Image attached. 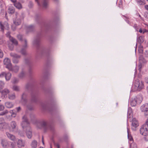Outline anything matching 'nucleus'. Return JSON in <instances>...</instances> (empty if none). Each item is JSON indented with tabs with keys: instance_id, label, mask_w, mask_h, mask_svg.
<instances>
[{
	"instance_id": "1",
	"label": "nucleus",
	"mask_w": 148,
	"mask_h": 148,
	"mask_svg": "<svg viewBox=\"0 0 148 148\" xmlns=\"http://www.w3.org/2000/svg\"><path fill=\"white\" fill-rule=\"evenodd\" d=\"M30 100L29 101L27 100V93L24 92L21 96V102L22 103L24 106H27V108L29 110L33 109L32 107L28 105L29 102L32 103L36 102L37 101V94L36 92H32L31 94Z\"/></svg>"
},
{
	"instance_id": "2",
	"label": "nucleus",
	"mask_w": 148,
	"mask_h": 148,
	"mask_svg": "<svg viewBox=\"0 0 148 148\" xmlns=\"http://www.w3.org/2000/svg\"><path fill=\"white\" fill-rule=\"evenodd\" d=\"M17 38L20 41H21L23 44L21 52L22 54L25 55L26 54V50L28 47L27 40L25 39H23V36L20 34L18 35Z\"/></svg>"
},
{
	"instance_id": "3",
	"label": "nucleus",
	"mask_w": 148,
	"mask_h": 148,
	"mask_svg": "<svg viewBox=\"0 0 148 148\" xmlns=\"http://www.w3.org/2000/svg\"><path fill=\"white\" fill-rule=\"evenodd\" d=\"M134 91H140L144 88V85L142 82L140 81L138 79H136L134 81L133 86Z\"/></svg>"
},
{
	"instance_id": "4",
	"label": "nucleus",
	"mask_w": 148,
	"mask_h": 148,
	"mask_svg": "<svg viewBox=\"0 0 148 148\" xmlns=\"http://www.w3.org/2000/svg\"><path fill=\"white\" fill-rule=\"evenodd\" d=\"M16 16V18L13 19V23L16 25H18L21 24V19L24 18V14H18L15 13Z\"/></svg>"
},
{
	"instance_id": "5",
	"label": "nucleus",
	"mask_w": 148,
	"mask_h": 148,
	"mask_svg": "<svg viewBox=\"0 0 148 148\" xmlns=\"http://www.w3.org/2000/svg\"><path fill=\"white\" fill-rule=\"evenodd\" d=\"M140 133L143 136L147 135L148 132V119L145 123L143 125L140 129Z\"/></svg>"
},
{
	"instance_id": "6",
	"label": "nucleus",
	"mask_w": 148,
	"mask_h": 148,
	"mask_svg": "<svg viewBox=\"0 0 148 148\" xmlns=\"http://www.w3.org/2000/svg\"><path fill=\"white\" fill-rule=\"evenodd\" d=\"M23 121L21 123L22 127L23 129L25 128L28 129V127H30L29 123L28 121L26 115H24L22 118Z\"/></svg>"
},
{
	"instance_id": "7",
	"label": "nucleus",
	"mask_w": 148,
	"mask_h": 148,
	"mask_svg": "<svg viewBox=\"0 0 148 148\" xmlns=\"http://www.w3.org/2000/svg\"><path fill=\"white\" fill-rule=\"evenodd\" d=\"M5 67L9 71L15 73L17 72L19 69L18 66L17 65H6Z\"/></svg>"
},
{
	"instance_id": "8",
	"label": "nucleus",
	"mask_w": 148,
	"mask_h": 148,
	"mask_svg": "<svg viewBox=\"0 0 148 148\" xmlns=\"http://www.w3.org/2000/svg\"><path fill=\"white\" fill-rule=\"evenodd\" d=\"M0 27L1 31L3 32L5 29L8 30L9 29V25L6 22H0Z\"/></svg>"
},
{
	"instance_id": "9",
	"label": "nucleus",
	"mask_w": 148,
	"mask_h": 148,
	"mask_svg": "<svg viewBox=\"0 0 148 148\" xmlns=\"http://www.w3.org/2000/svg\"><path fill=\"white\" fill-rule=\"evenodd\" d=\"M140 110L142 112H145V115L146 116H148V104L145 103L142 106L140 107Z\"/></svg>"
},
{
	"instance_id": "10",
	"label": "nucleus",
	"mask_w": 148,
	"mask_h": 148,
	"mask_svg": "<svg viewBox=\"0 0 148 148\" xmlns=\"http://www.w3.org/2000/svg\"><path fill=\"white\" fill-rule=\"evenodd\" d=\"M10 32H8L6 33V36L8 37L10 40L14 44L16 45H17L18 44V42L13 37H11L10 35Z\"/></svg>"
},
{
	"instance_id": "11",
	"label": "nucleus",
	"mask_w": 148,
	"mask_h": 148,
	"mask_svg": "<svg viewBox=\"0 0 148 148\" xmlns=\"http://www.w3.org/2000/svg\"><path fill=\"white\" fill-rule=\"evenodd\" d=\"M16 144L18 147L21 148L25 146V143L22 140L18 139L16 142Z\"/></svg>"
},
{
	"instance_id": "12",
	"label": "nucleus",
	"mask_w": 148,
	"mask_h": 148,
	"mask_svg": "<svg viewBox=\"0 0 148 148\" xmlns=\"http://www.w3.org/2000/svg\"><path fill=\"white\" fill-rule=\"evenodd\" d=\"M39 124L40 125V127H38L40 128L41 127L46 128L47 127L48 125L47 122L45 120L40 121L39 123Z\"/></svg>"
},
{
	"instance_id": "13",
	"label": "nucleus",
	"mask_w": 148,
	"mask_h": 148,
	"mask_svg": "<svg viewBox=\"0 0 148 148\" xmlns=\"http://www.w3.org/2000/svg\"><path fill=\"white\" fill-rule=\"evenodd\" d=\"M10 56H11L13 57L14 58L13 59V62L14 64H17L18 62V60L16 58H20V56H19L17 54L13 53H10Z\"/></svg>"
},
{
	"instance_id": "14",
	"label": "nucleus",
	"mask_w": 148,
	"mask_h": 148,
	"mask_svg": "<svg viewBox=\"0 0 148 148\" xmlns=\"http://www.w3.org/2000/svg\"><path fill=\"white\" fill-rule=\"evenodd\" d=\"M26 134L28 138H31L32 136V132L30 127H28V129H26Z\"/></svg>"
},
{
	"instance_id": "15",
	"label": "nucleus",
	"mask_w": 148,
	"mask_h": 148,
	"mask_svg": "<svg viewBox=\"0 0 148 148\" xmlns=\"http://www.w3.org/2000/svg\"><path fill=\"white\" fill-rule=\"evenodd\" d=\"M8 124L5 122H0V130H2L8 128Z\"/></svg>"
},
{
	"instance_id": "16",
	"label": "nucleus",
	"mask_w": 148,
	"mask_h": 148,
	"mask_svg": "<svg viewBox=\"0 0 148 148\" xmlns=\"http://www.w3.org/2000/svg\"><path fill=\"white\" fill-rule=\"evenodd\" d=\"M1 144L2 146L4 148H8L9 146V142H8L6 140H2Z\"/></svg>"
},
{
	"instance_id": "17",
	"label": "nucleus",
	"mask_w": 148,
	"mask_h": 148,
	"mask_svg": "<svg viewBox=\"0 0 148 148\" xmlns=\"http://www.w3.org/2000/svg\"><path fill=\"white\" fill-rule=\"evenodd\" d=\"M2 96L3 97H6L7 95L9 92V90L7 88H5L1 91Z\"/></svg>"
},
{
	"instance_id": "18",
	"label": "nucleus",
	"mask_w": 148,
	"mask_h": 148,
	"mask_svg": "<svg viewBox=\"0 0 148 148\" xmlns=\"http://www.w3.org/2000/svg\"><path fill=\"white\" fill-rule=\"evenodd\" d=\"M6 134L7 137L11 140L14 141L15 140L16 137L14 136L8 132H6Z\"/></svg>"
},
{
	"instance_id": "19",
	"label": "nucleus",
	"mask_w": 148,
	"mask_h": 148,
	"mask_svg": "<svg viewBox=\"0 0 148 148\" xmlns=\"http://www.w3.org/2000/svg\"><path fill=\"white\" fill-rule=\"evenodd\" d=\"M132 125L133 127L135 128L136 127L139 125L138 121L135 118H133L132 120Z\"/></svg>"
},
{
	"instance_id": "20",
	"label": "nucleus",
	"mask_w": 148,
	"mask_h": 148,
	"mask_svg": "<svg viewBox=\"0 0 148 148\" xmlns=\"http://www.w3.org/2000/svg\"><path fill=\"white\" fill-rule=\"evenodd\" d=\"M134 98L137 101L138 104H139L141 103L143 99L142 95H138Z\"/></svg>"
},
{
	"instance_id": "21",
	"label": "nucleus",
	"mask_w": 148,
	"mask_h": 148,
	"mask_svg": "<svg viewBox=\"0 0 148 148\" xmlns=\"http://www.w3.org/2000/svg\"><path fill=\"white\" fill-rule=\"evenodd\" d=\"M38 144L36 140H34L32 141L30 145L32 148H36Z\"/></svg>"
},
{
	"instance_id": "22",
	"label": "nucleus",
	"mask_w": 148,
	"mask_h": 148,
	"mask_svg": "<svg viewBox=\"0 0 148 148\" xmlns=\"http://www.w3.org/2000/svg\"><path fill=\"white\" fill-rule=\"evenodd\" d=\"M10 125V128L13 130L16 129L17 125L15 121H12L11 122Z\"/></svg>"
},
{
	"instance_id": "23",
	"label": "nucleus",
	"mask_w": 148,
	"mask_h": 148,
	"mask_svg": "<svg viewBox=\"0 0 148 148\" xmlns=\"http://www.w3.org/2000/svg\"><path fill=\"white\" fill-rule=\"evenodd\" d=\"M137 42L140 44L142 43L144 40V36H140L137 38Z\"/></svg>"
},
{
	"instance_id": "24",
	"label": "nucleus",
	"mask_w": 148,
	"mask_h": 148,
	"mask_svg": "<svg viewBox=\"0 0 148 148\" xmlns=\"http://www.w3.org/2000/svg\"><path fill=\"white\" fill-rule=\"evenodd\" d=\"M5 107L8 108H11L13 107V103L11 102H7L5 103Z\"/></svg>"
},
{
	"instance_id": "25",
	"label": "nucleus",
	"mask_w": 148,
	"mask_h": 148,
	"mask_svg": "<svg viewBox=\"0 0 148 148\" xmlns=\"http://www.w3.org/2000/svg\"><path fill=\"white\" fill-rule=\"evenodd\" d=\"M130 104L132 106H135L137 104H138L137 101L135 98L132 99L131 101Z\"/></svg>"
},
{
	"instance_id": "26",
	"label": "nucleus",
	"mask_w": 148,
	"mask_h": 148,
	"mask_svg": "<svg viewBox=\"0 0 148 148\" xmlns=\"http://www.w3.org/2000/svg\"><path fill=\"white\" fill-rule=\"evenodd\" d=\"M4 65H11L10 60L8 58H5L3 60Z\"/></svg>"
},
{
	"instance_id": "27",
	"label": "nucleus",
	"mask_w": 148,
	"mask_h": 148,
	"mask_svg": "<svg viewBox=\"0 0 148 148\" xmlns=\"http://www.w3.org/2000/svg\"><path fill=\"white\" fill-rule=\"evenodd\" d=\"M139 61L141 64H145L146 62V60L142 56H140L139 58Z\"/></svg>"
},
{
	"instance_id": "28",
	"label": "nucleus",
	"mask_w": 148,
	"mask_h": 148,
	"mask_svg": "<svg viewBox=\"0 0 148 148\" xmlns=\"http://www.w3.org/2000/svg\"><path fill=\"white\" fill-rule=\"evenodd\" d=\"M40 42V39L38 37L35 39L33 41V44L34 45L36 46H38Z\"/></svg>"
},
{
	"instance_id": "29",
	"label": "nucleus",
	"mask_w": 148,
	"mask_h": 148,
	"mask_svg": "<svg viewBox=\"0 0 148 148\" xmlns=\"http://www.w3.org/2000/svg\"><path fill=\"white\" fill-rule=\"evenodd\" d=\"M10 113L11 114V116L12 117H14L16 116V114L15 110H10Z\"/></svg>"
},
{
	"instance_id": "30",
	"label": "nucleus",
	"mask_w": 148,
	"mask_h": 148,
	"mask_svg": "<svg viewBox=\"0 0 148 148\" xmlns=\"http://www.w3.org/2000/svg\"><path fill=\"white\" fill-rule=\"evenodd\" d=\"M48 5V0H43L42 5L43 7L46 8Z\"/></svg>"
},
{
	"instance_id": "31",
	"label": "nucleus",
	"mask_w": 148,
	"mask_h": 148,
	"mask_svg": "<svg viewBox=\"0 0 148 148\" xmlns=\"http://www.w3.org/2000/svg\"><path fill=\"white\" fill-rule=\"evenodd\" d=\"M14 5L17 8L20 9L22 8V6L21 4L19 2H16L14 4Z\"/></svg>"
},
{
	"instance_id": "32",
	"label": "nucleus",
	"mask_w": 148,
	"mask_h": 148,
	"mask_svg": "<svg viewBox=\"0 0 148 148\" xmlns=\"http://www.w3.org/2000/svg\"><path fill=\"white\" fill-rule=\"evenodd\" d=\"M11 76V74L10 73H6L5 75V78L6 80H9L10 79Z\"/></svg>"
},
{
	"instance_id": "33",
	"label": "nucleus",
	"mask_w": 148,
	"mask_h": 148,
	"mask_svg": "<svg viewBox=\"0 0 148 148\" xmlns=\"http://www.w3.org/2000/svg\"><path fill=\"white\" fill-rule=\"evenodd\" d=\"M138 4L139 5H143L145 4V0H139L137 1Z\"/></svg>"
},
{
	"instance_id": "34",
	"label": "nucleus",
	"mask_w": 148,
	"mask_h": 148,
	"mask_svg": "<svg viewBox=\"0 0 148 148\" xmlns=\"http://www.w3.org/2000/svg\"><path fill=\"white\" fill-rule=\"evenodd\" d=\"M11 147L12 148H15L16 146V143L15 142H9V146Z\"/></svg>"
},
{
	"instance_id": "35",
	"label": "nucleus",
	"mask_w": 148,
	"mask_h": 148,
	"mask_svg": "<svg viewBox=\"0 0 148 148\" xmlns=\"http://www.w3.org/2000/svg\"><path fill=\"white\" fill-rule=\"evenodd\" d=\"M8 12L9 14L13 13L14 12V8L12 7H10L8 9Z\"/></svg>"
},
{
	"instance_id": "36",
	"label": "nucleus",
	"mask_w": 148,
	"mask_h": 148,
	"mask_svg": "<svg viewBox=\"0 0 148 148\" xmlns=\"http://www.w3.org/2000/svg\"><path fill=\"white\" fill-rule=\"evenodd\" d=\"M130 148H137V145L136 143L132 142L131 143H130Z\"/></svg>"
},
{
	"instance_id": "37",
	"label": "nucleus",
	"mask_w": 148,
	"mask_h": 148,
	"mask_svg": "<svg viewBox=\"0 0 148 148\" xmlns=\"http://www.w3.org/2000/svg\"><path fill=\"white\" fill-rule=\"evenodd\" d=\"M127 132L128 133V139L130 141L133 142V140L132 136L130 135L129 134V129L128 128H127Z\"/></svg>"
},
{
	"instance_id": "38",
	"label": "nucleus",
	"mask_w": 148,
	"mask_h": 148,
	"mask_svg": "<svg viewBox=\"0 0 148 148\" xmlns=\"http://www.w3.org/2000/svg\"><path fill=\"white\" fill-rule=\"evenodd\" d=\"M13 89L15 91H18L19 90V88L18 86L14 85L13 87Z\"/></svg>"
},
{
	"instance_id": "39",
	"label": "nucleus",
	"mask_w": 148,
	"mask_h": 148,
	"mask_svg": "<svg viewBox=\"0 0 148 148\" xmlns=\"http://www.w3.org/2000/svg\"><path fill=\"white\" fill-rule=\"evenodd\" d=\"M34 28L33 26L30 25L28 26L27 27V29L29 32H32L33 31Z\"/></svg>"
},
{
	"instance_id": "40",
	"label": "nucleus",
	"mask_w": 148,
	"mask_h": 148,
	"mask_svg": "<svg viewBox=\"0 0 148 148\" xmlns=\"http://www.w3.org/2000/svg\"><path fill=\"white\" fill-rule=\"evenodd\" d=\"M32 86L31 84H28L26 85L25 88L29 90L32 88Z\"/></svg>"
},
{
	"instance_id": "41",
	"label": "nucleus",
	"mask_w": 148,
	"mask_h": 148,
	"mask_svg": "<svg viewBox=\"0 0 148 148\" xmlns=\"http://www.w3.org/2000/svg\"><path fill=\"white\" fill-rule=\"evenodd\" d=\"M9 98L10 99L13 100L15 99V96L14 94L10 95H9Z\"/></svg>"
},
{
	"instance_id": "42",
	"label": "nucleus",
	"mask_w": 148,
	"mask_h": 148,
	"mask_svg": "<svg viewBox=\"0 0 148 148\" xmlns=\"http://www.w3.org/2000/svg\"><path fill=\"white\" fill-rule=\"evenodd\" d=\"M25 75V74L23 71L19 75V77L21 78L24 77Z\"/></svg>"
},
{
	"instance_id": "43",
	"label": "nucleus",
	"mask_w": 148,
	"mask_h": 148,
	"mask_svg": "<svg viewBox=\"0 0 148 148\" xmlns=\"http://www.w3.org/2000/svg\"><path fill=\"white\" fill-rule=\"evenodd\" d=\"M25 62L26 64H32L31 60L28 59H25Z\"/></svg>"
},
{
	"instance_id": "44",
	"label": "nucleus",
	"mask_w": 148,
	"mask_h": 148,
	"mask_svg": "<svg viewBox=\"0 0 148 148\" xmlns=\"http://www.w3.org/2000/svg\"><path fill=\"white\" fill-rule=\"evenodd\" d=\"M8 113V111L7 110L5 111L2 112L0 113V116H3L4 115Z\"/></svg>"
},
{
	"instance_id": "45",
	"label": "nucleus",
	"mask_w": 148,
	"mask_h": 148,
	"mask_svg": "<svg viewBox=\"0 0 148 148\" xmlns=\"http://www.w3.org/2000/svg\"><path fill=\"white\" fill-rule=\"evenodd\" d=\"M19 80L18 79L14 78L13 79V80H12V83L13 84H16L18 82Z\"/></svg>"
},
{
	"instance_id": "46",
	"label": "nucleus",
	"mask_w": 148,
	"mask_h": 148,
	"mask_svg": "<svg viewBox=\"0 0 148 148\" xmlns=\"http://www.w3.org/2000/svg\"><path fill=\"white\" fill-rule=\"evenodd\" d=\"M133 27L136 31H138V26L136 24H135L134 25Z\"/></svg>"
},
{
	"instance_id": "47",
	"label": "nucleus",
	"mask_w": 148,
	"mask_h": 148,
	"mask_svg": "<svg viewBox=\"0 0 148 148\" xmlns=\"http://www.w3.org/2000/svg\"><path fill=\"white\" fill-rule=\"evenodd\" d=\"M8 47L9 49L11 50H12L13 49L14 46L12 44H8Z\"/></svg>"
},
{
	"instance_id": "48",
	"label": "nucleus",
	"mask_w": 148,
	"mask_h": 148,
	"mask_svg": "<svg viewBox=\"0 0 148 148\" xmlns=\"http://www.w3.org/2000/svg\"><path fill=\"white\" fill-rule=\"evenodd\" d=\"M4 85V82L1 81H0V87L3 88Z\"/></svg>"
},
{
	"instance_id": "49",
	"label": "nucleus",
	"mask_w": 148,
	"mask_h": 148,
	"mask_svg": "<svg viewBox=\"0 0 148 148\" xmlns=\"http://www.w3.org/2000/svg\"><path fill=\"white\" fill-rule=\"evenodd\" d=\"M3 56V53L2 50L0 49V58H2Z\"/></svg>"
},
{
	"instance_id": "50",
	"label": "nucleus",
	"mask_w": 148,
	"mask_h": 148,
	"mask_svg": "<svg viewBox=\"0 0 148 148\" xmlns=\"http://www.w3.org/2000/svg\"><path fill=\"white\" fill-rule=\"evenodd\" d=\"M15 109L16 110L17 112H19L21 110V108L20 107L16 108Z\"/></svg>"
},
{
	"instance_id": "51",
	"label": "nucleus",
	"mask_w": 148,
	"mask_h": 148,
	"mask_svg": "<svg viewBox=\"0 0 148 148\" xmlns=\"http://www.w3.org/2000/svg\"><path fill=\"white\" fill-rule=\"evenodd\" d=\"M64 139L65 140H67L69 138V137H68V136L66 134L64 136Z\"/></svg>"
},
{
	"instance_id": "52",
	"label": "nucleus",
	"mask_w": 148,
	"mask_h": 148,
	"mask_svg": "<svg viewBox=\"0 0 148 148\" xmlns=\"http://www.w3.org/2000/svg\"><path fill=\"white\" fill-rule=\"evenodd\" d=\"M6 74V73H5L2 72L0 74V77H3L4 76H5Z\"/></svg>"
},
{
	"instance_id": "53",
	"label": "nucleus",
	"mask_w": 148,
	"mask_h": 148,
	"mask_svg": "<svg viewBox=\"0 0 148 148\" xmlns=\"http://www.w3.org/2000/svg\"><path fill=\"white\" fill-rule=\"evenodd\" d=\"M18 134H19L21 136H24V133L21 131H19L18 132Z\"/></svg>"
},
{
	"instance_id": "54",
	"label": "nucleus",
	"mask_w": 148,
	"mask_h": 148,
	"mask_svg": "<svg viewBox=\"0 0 148 148\" xmlns=\"http://www.w3.org/2000/svg\"><path fill=\"white\" fill-rule=\"evenodd\" d=\"M4 108V107L3 105L0 104V111L3 110Z\"/></svg>"
},
{
	"instance_id": "55",
	"label": "nucleus",
	"mask_w": 148,
	"mask_h": 148,
	"mask_svg": "<svg viewBox=\"0 0 148 148\" xmlns=\"http://www.w3.org/2000/svg\"><path fill=\"white\" fill-rule=\"evenodd\" d=\"M145 55L146 57H148V51H145Z\"/></svg>"
},
{
	"instance_id": "56",
	"label": "nucleus",
	"mask_w": 148,
	"mask_h": 148,
	"mask_svg": "<svg viewBox=\"0 0 148 148\" xmlns=\"http://www.w3.org/2000/svg\"><path fill=\"white\" fill-rule=\"evenodd\" d=\"M144 16L145 17L148 18V13L147 12L145 13L144 15Z\"/></svg>"
},
{
	"instance_id": "57",
	"label": "nucleus",
	"mask_w": 148,
	"mask_h": 148,
	"mask_svg": "<svg viewBox=\"0 0 148 148\" xmlns=\"http://www.w3.org/2000/svg\"><path fill=\"white\" fill-rule=\"evenodd\" d=\"M138 70L140 71L141 70V68L142 67V65H138Z\"/></svg>"
},
{
	"instance_id": "58",
	"label": "nucleus",
	"mask_w": 148,
	"mask_h": 148,
	"mask_svg": "<svg viewBox=\"0 0 148 148\" xmlns=\"http://www.w3.org/2000/svg\"><path fill=\"white\" fill-rule=\"evenodd\" d=\"M145 82L147 83H148V77H145Z\"/></svg>"
},
{
	"instance_id": "59",
	"label": "nucleus",
	"mask_w": 148,
	"mask_h": 148,
	"mask_svg": "<svg viewBox=\"0 0 148 148\" xmlns=\"http://www.w3.org/2000/svg\"><path fill=\"white\" fill-rule=\"evenodd\" d=\"M138 31L139 32H140V33H143V31L142 29V28H140L139 30H138Z\"/></svg>"
},
{
	"instance_id": "60",
	"label": "nucleus",
	"mask_w": 148,
	"mask_h": 148,
	"mask_svg": "<svg viewBox=\"0 0 148 148\" xmlns=\"http://www.w3.org/2000/svg\"><path fill=\"white\" fill-rule=\"evenodd\" d=\"M143 34L145 32H148V31L145 29H143Z\"/></svg>"
},
{
	"instance_id": "61",
	"label": "nucleus",
	"mask_w": 148,
	"mask_h": 148,
	"mask_svg": "<svg viewBox=\"0 0 148 148\" xmlns=\"http://www.w3.org/2000/svg\"><path fill=\"white\" fill-rule=\"evenodd\" d=\"M145 8L148 11V5H145Z\"/></svg>"
},
{
	"instance_id": "62",
	"label": "nucleus",
	"mask_w": 148,
	"mask_h": 148,
	"mask_svg": "<svg viewBox=\"0 0 148 148\" xmlns=\"http://www.w3.org/2000/svg\"><path fill=\"white\" fill-rule=\"evenodd\" d=\"M11 1L14 3H14H16V0H11Z\"/></svg>"
},
{
	"instance_id": "63",
	"label": "nucleus",
	"mask_w": 148,
	"mask_h": 148,
	"mask_svg": "<svg viewBox=\"0 0 148 148\" xmlns=\"http://www.w3.org/2000/svg\"><path fill=\"white\" fill-rule=\"evenodd\" d=\"M35 0V1L37 3L38 5H40V3L38 1V0Z\"/></svg>"
},
{
	"instance_id": "64",
	"label": "nucleus",
	"mask_w": 148,
	"mask_h": 148,
	"mask_svg": "<svg viewBox=\"0 0 148 148\" xmlns=\"http://www.w3.org/2000/svg\"><path fill=\"white\" fill-rule=\"evenodd\" d=\"M139 17H140V19H141L142 20H143H143H143V18H142V17L141 16H140V14H139Z\"/></svg>"
}]
</instances>
